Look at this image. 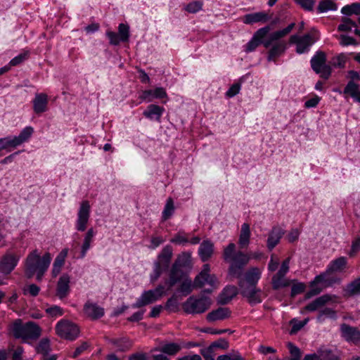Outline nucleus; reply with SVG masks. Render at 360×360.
Masks as SVG:
<instances>
[{
  "label": "nucleus",
  "mask_w": 360,
  "mask_h": 360,
  "mask_svg": "<svg viewBox=\"0 0 360 360\" xmlns=\"http://www.w3.org/2000/svg\"><path fill=\"white\" fill-rule=\"evenodd\" d=\"M341 337L347 342L356 344L360 340V330L354 326L343 323L340 325Z\"/></svg>",
  "instance_id": "obj_13"
},
{
  "label": "nucleus",
  "mask_w": 360,
  "mask_h": 360,
  "mask_svg": "<svg viewBox=\"0 0 360 360\" xmlns=\"http://www.w3.org/2000/svg\"><path fill=\"white\" fill-rule=\"evenodd\" d=\"M68 250L67 248H65L62 250L56 256L53 264V273H55V271H57V273H59L60 271L61 267L65 264V260L68 255Z\"/></svg>",
  "instance_id": "obj_38"
},
{
  "label": "nucleus",
  "mask_w": 360,
  "mask_h": 360,
  "mask_svg": "<svg viewBox=\"0 0 360 360\" xmlns=\"http://www.w3.org/2000/svg\"><path fill=\"white\" fill-rule=\"evenodd\" d=\"M165 309L169 313L177 312L179 310V303L176 295H172L166 302Z\"/></svg>",
  "instance_id": "obj_43"
},
{
  "label": "nucleus",
  "mask_w": 360,
  "mask_h": 360,
  "mask_svg": "<svg viewBox=\"0 0 360 360\" xmlns=\"http://www.w3.org/2000/svg\"><path fill=\"white\" fill-rule=\"evenodd\" d=\"M94 236L95 233L94 229L92 228L89 229L84 236L79 258L84 259L86 257L88 250L91 248V243L93 241Z\"/></svg>",
  "instance_id": "obj_31"
},
{
  "label": "nucleus",
  "mask_w": 360,
  "mask_h": 360,
  "mask_svg": "<svg viewBox=\"0 0 360 360\" xmlns=\"http://www.w3.org/2000/svg\"><path fill=\"white\" fill-rule=\"evenodd\" d=\"M326 319H329L334 321L338 319L336 311L329 307H325L323 309L320 310L316 317L317 321L319 323H322Z\"/></svg>",
  "instance_id": "obj_37"
},
{
  "label": "nucleus",
  "mask_w": 360,
  "mask_h": 360,
  "mask_svg": "<svg viewBox=\"0 0 360 360\" xmlns=\"http://www.w3.org/2000/svg\"><path fill=\"white\" fill-rule=\"evenodd\" d=\"M28 51L20 53L17 56L12 58L9 63V64L12 66L18 65L22 63L27 58Z\"/></svg>",
  "instance_id": "obj_60"
},
{
  "label": "nucleus",
  "mask_w": 360,
  "mask_h": 360,
  "mask_svg": "<svg viewBox=\"0 0 360 360\" xmlns=\"http://www.w3.org/2000/svg\"><path fill=\"white\" fill-rule=\"evenodd\" d=\"M309 318H306L302 321H298L296 319H292L290 323L292 326L290 334L293 335L300 330L309 321Z\"/></svg>",
  "instance_id": "obj_45"
},
{
  "label": "nucleus",
  "mask_w": 360,
  "mask_h": 360,
  "mask_svg": "<svg viewBox=\"0 0 360 360\" xmlns=\"http://www.w3.org/2000/svg\"><path fill=\"white\" fill-rule=\"evenodd\" d=\"M320 38L319 31L312 27L310 32L304 34L303 36L293 34L290 38L292 44H296V52L298 54H303L309 51L311 46L316 43Z\"/></svg>",
  "instance_id": "obj_6"
},
{
  "label": "nucleus",
  "mask_w": 360,
  "mask_h": 360,
  "mask_svg": "<svg viewBox=\"0 0 360 360\" xmlns=\"http://www.w3.org/2000/svg\"><path fill=\"white\" fill-rule=\"evenodd\" d=\"M326 54L322 51H318L311 58V69L324 79H328L332 73L331 67L326 64Z\"/></svg>",
  "instance_id": "obj_9"
},
{
  "label": "nucleus",
  "mask_w": 360,
  "mask_h": 360,
  "mask_svg": "<svg viewBox=\"0 0 360 360\" xmlns=\"http://www.w3.org/2000/svg\"><path fill=\"white\" fill-rule=\"evenodd\" d=\"M270 30L269 25L263 27L257 30L252 39L247 43L245 46L246 52H252L256 49L257 46L262 44V39H264Z\"/></svg>",
  "instance_id": "obj_17"
},
{
  "label": "nucleus",
  "mask_w": 360,
  "mask_h": 360,
  "mask_svg": "<svg viewBox=\"0 0 360 360\" xmlns=\"http://www.w3.org/2000/svg\"><path fill=\"white\" fill-rule=\"evenodd\" d=\"M51 261V257L49 252H46L42 257H40L37 250H33L26 258L25 271L26 277L32 278L36 274L37 281H41Z\"/></svg>",
  "instance_id": "obj_3"
},
{
  "label": "nucleus",
  "mask_w": 360,
  "mask_h": 360,
  "mask_svg": "<svg viewBox=\"0 0 360 360\" xmlns=\"http://www.w3.org/2000/svg\"><path fill=\"white\" fill-rule=\"evenodd\" d=\"M306 288V285L304 283L296 282L293 283L291 288L290 296L295 297L296 295L302 293Z\"/></svg>",
  "instance_id": "obj_54"
},
{
  "label": "nucleus",
  "mask_w": 360,
  "mask_h": 360,
  "mask_svg": "<svg viewBox=\"0 0 360 360\" xmlns=\"http://www.w3.org/2000/svg\"><path fill=\"white\" fill-rule=\"evenodd\" d=\"M340 44L342 46L353 45L356 46L359 44L356 42V39L346 34H341L340 37Z\"/></svg>",
  "instance_id": "obj_56"
},
{
  "label": "nucleus",
  "mask_w": 360,
  "mask_h": 360,
  "mask_svg": "<svg viewBox=\"0 0 360 360\" xmlns=\"http://www.w3.org/2000/svg\"><path fill=\"white\" fill-rule=\"evenodd\" d=\"M173 256V250L171 245L165 246L158 254L157 259L153 262V271L150 274V281L155 282L170 266Z\"/></svg>",
  "instance_id": "obj_5"
},
{
  "label": "nucleus",
  "mask_w": 360,
  "mask_h": 360,
  "mask_svg": "<svg viewBox=\"0 0 360 360\" xmlns=\"http://www.w3.org/2000/svg\"><path fill=\"white\" fill-rule=\"evenodd\" d=\"M188 276L189 273L172 264L169 271L168 278L165 281V283L170 288Z\"/></svg>",
  "instance_id": "obj_14"
},
{
  "label": "nucleus",
  "mask_w": 360,
  "mask_h": 360,
  "mask_svg": "<svg viewBox=\"0 0 360 360\" xmlns=\"http://www.w3.org/2000/svg\"><path fill=\"white\" fill-rule=\"evenodd\" d=\"M217 360H245L238 351L233 350L226 354L219 355Z\"/></svg>",
  "instance_id": "obj_50"
},
{
  "label": "nucleus",
  "mask_w": 360,
  "mask_h": 360,
  "mask_svg": "<svg viewBox=\"0 0 360 360\" xmlns=\"http://www.w3.org/2000/svg\"><path fill=\"white\" fill-rule=\"evenodd\" d=\"M193 283L195 288H201L206 283V276H203V274H198Z\"/></svg>",
  "instance_id": "obj_63"
},
{
  "label": "nucleus",
  "mask_w": 360,
  "mask_h": 360,
  "mask_svg": "<svg viewBox=\"0 0 360 360\" xmlns=\"http://www.w3.org/2000/svg\"><path fill=\"white\" fill-rule=\"evenodd\" d=\"M203 3L202 1L196 0L188 4L185 10L190 13H195L199 11L202 10Z\"/></svg>",
  "instance_id": "obj_48"
},
{
  "label": "nucleus",
  "mask_w": 360,
  "mask_h": 360,
  "mask_svg": "<svg viewBox=\"0 0 360 360\" xmlns=\"http://www.w3.org/2000/svg\"><path fill=\"white\" fill-rule=\"evenodd\" d=\"M342 24H340L338 27V30L340 32H349L351 31L352 27H357L356 22L349 18H343L342 19Z\"/></svg>",
  "instance_id": "obj_46"
},
{
  "label": "nucleus",
  "mask_w": 360,
  "mask_h": 360,
  "mask_svg": "<svg viewBox=\"0 0 360 360\" xmlns=\"http://www.w3.org/2000/svg\"><path fill=\"white\" fill-rule=\"evenodd\" d=\"M201 332L209 333L212 335H221L225 333H229V334H232L233 333V330L230 329H214L212 328H205L201 330Z\"/></svg>",
  "instance_id": "obj_58"
},
{
  "label": "nucleus",
  "mask_w": 360,
  "mask_h": 360,
  "mask_svg": "<svg viewBox=\"0 0 360 360\" xmlns=\"http://www.w3.org/2000/svg\"><path fill=\"white\" fill-rule=\"evenodd\" d=\"M260 278L261 272L259 268L252 267L249 269L245 274V286L257 287Z\"/></svg>",
  "instance_id": "obj_29"
},
{
  "label": "nucleus",
  "mask_w": 360,
  "mask_h": 360,
  "mask_svg": "<svg viewBox=\"0 0 360 360\" xmlns=\"http://www.w3.org/2000/svg\"><path fill=\"white\" fill-rule=\"evenodd\" d=\"M164 294L165 286L161 284L158 285L154 289L143 291L131 307L136 309L148 305L160 300Z\"/></svg>",
  "instance_id": "obj_10"
},
{
  "label": "nucleus",
  "mask_w": 360,
  "mask_h": 360,
  "mask_svg": "<svg viewBox=\"0 0 360 360\" xmlns=\"http://www.w3.org/2000/svg\"><path fill=\"white\" fill-rule=\"evenodd\" d=\"M70 276L68 274H63L58 278L56 284V296L63 300L70 292Z\"/></svg>",
  "instance_id": "obj_16"
},
{
  "label": "nucleus",
  "mask_w": 360,
  "mask_h": 360,
  "mask_svg": "<svg viewBox=\"0 0 360 360\" xmlns=\"http://www.w3.org/2000/svg\"><path fill=\"white\" fill-rule=\"evenodd\" d=\"M84 311L92 320H97L104 316V309L96 303L86 302L84 305Z\"/></svg>",
  "instance_id": "obj_22"
},
{
  "label": "nucleus",
  "mask_w": 360,
  "mask_h": 360,
  "mask_svg": "<svg viewBox=\"0 0 360 360\" xmlns=\"http://www.w3.org/2000/svg\"><path fill=\"white\" fill-rule=\"evenodd\" d=\"M250 226L247 223H244L240 229V233L239 236V244L240 246L248 245L250 243Z\"/></svg>",
  "instance_id": "obj_40"
},
{
  "label": "nucleus",
  "mask_w": 360,
  "mask_h": 360,
  "mask_svg": "<svg viewBox=\"0 0 360 360\" xmlns=\"http://www.w3.org/2000/svg\"><path fill=\"white\" fill-rule=\"evenodd\" d=\"M343 94L350 96L354 102L360 103V86L356 82L349 81L343 89Z\"/></svg>",
  "instance_id": "obj_27"
},
{
  "label": "nucleus",
  "mask_w": 360,
  "mask_h": 360,
  "mask_svg": "<svg viewBox=\"0 0 360 360\" xmlns=\"http://www.w3.org/2000/svg\"><path fill=\"white\" fill-rule=\"evenodd\" d=\"M57 334L62 338L68 340H75L79 333L78 326L68 320H60L56 326Z\"/></svg>",
  "instance_id": "obj_11"
},
{
  "label": "nucleus",
  "mask_w": 360,
  "mask_h": 360,
  "mask_svg": "<svg viewBox=\"0 0 360 360\" xmlns=\"http://www.w3.org/2000/svg\"><path fill=\"white\" fill-rule=\"evenodd\" d=\"M174 210V201L171 198H169L166 201V204L162 213V220L166 221L169 219L173 215Z\"/></svg>",
  "instance_id": "obj_42"
},
{
  "label": "nucleus",
  "mask_w": 360,
  "mask_h": 360,
  "mask_svg": "<svg viewBox=\"0 0 360 360\" xmlns=\"http://www.w3.org/2000/svg\"><path fill=\"white\" fill-rule=\"evenodd\" d=\"M347 57L344 53H340L332 58L331 65L335 68H343L346 63Z\"/></svg>",
  "instance_id": "obj_52"
},
{
  "label": "nucleus",
  "mask_w": 360,
  "mask_h": 360,
  "mask_svg": "<svg viewBox=\"0 0 360 360\" xmlns=\"http://www.w3.org/2000/svg\"><path fill=\"white\" fill-rule=\"evenodd\" d=\"M34 132V129L29 126L25 127L18 136H8L0 138V151L6 150L11 152L18 146L28 141Z\"/></svg>",
  "instance_id": "obj_7"
},
{
  "label": "nucleus",
  "mask_w": 360,
  "mask_h": 360,
  "mask_svg": "<svg viewBox=\"0 0 360 360\" xmlns=\"http://www.w3.org/2000/svg\"><path fill=\"white\" fill-rule=\"evenodd\" d=\"M193 288H195L193 283L188 276L181 280L179 286L176 289V292L181 293L184 296H187L192 292Z\"/></svg>",
  "instance_id": "obj_34"
},
{
  "label": "nucleus",
  "mask_w": 360,
  "mask_h": 360,
  "mask_svg": "<svg viewBox=\"0 0 360 360\" xmlns=\"http://www.w3.org/2000/svg\"><path fill=\"white\" fill-rule=\"evenodd\" d=\"M122 42H126L129 39V27L128 25L120 23L118 27V33Z\"/></svg>",
  "instance_id": "obj_49"
},
{
  "label": "nucleus",
  "mask_w": 360,
  "mask_h": 360,
  "mask_svg": "<svg viewBox=\"0 0 360 360\" xmlns=\"http://www.w3.org/2000/svg\"><path fill=\"white\" fill-rule=\"evenodd\" d=\"M214 243L210 240H204L198 248V255L202 262H205L212 256Z\"/></svg>",
  "instance_id": "obj_26"
},
{
  "label": "nucleus",
  "mask_w": 360,
  "mask_h": 360,
  "mask_svg": "<svg viewBox=\"0 0 360 360\" xmlns=\"http://www.w3.org/2000/svg\"><path fill=\"white\" fill-rule=\"evenodd\" d=\"M167 97V93L163 87H157L155 89L145 90L139 98L146 102H151L155 98H163Z\"/></svg>",
  "instance_id": "obj_25"
},
{
  "label": "nucleus",
  "mask_w": 360,
  "mask_h": 360,
  "mask_svg": "<svg viewBox=\"0 0 360 360\" xmlns=\"http://www.w3.org/2000/svg\"><path fill=\"white\" fill-rule=\"evenodd\" d=\"M37 354H42L44 356H48L51 350L50 340L48 338H42L35 347Z\"/></svg>",
  "instance_id": "obj_39"
},
{
  "label": "nucleus",
  "mask_w": 360,
  "mask_h": 360,
  "mask_svg": "<svg viewBox=\"0 0 360 360\" xmlns=\"http://www.w3.org/2000/svg\"><path fill=\"white\" fill-rule=\"evenodd\" d=\"M288 348L292 358L301 359V351L298 347L292 342L288 343Z\"/></svg>",
  "instance_id": "obj_59"
},
{
  "label": "nucleus",
  "mask_w": 360,
  "mask_h": 360,
  "mask_svg": "<svg viewBox=\"0 0 360 360\" xmlns=\"http://www.w3.org/2000/svg\"><path fill=\"white\" fill-rule=\"evenodd\" d=\"M331 300V297L329 295H323L316 298L314 301L308 304L305 307V309L309 311H314L319 308L324 306Z\"/></svg>",
  "instance_id": "obj_32"
},
{
  "label": "nucleus",
  "mask_w": 360,
  "mask_h": 360,
  "mask_svg": "<svg viewBox=\"0 0 360 360\" xmlns=\"http://www.w3.org/2000/svg\"><path fill=\"white\" fill-rule=\"evenodd\" d=\"M320 356L323 360H338V356L328 349L320 350Z\"/></svg>",
  "instance_id": "obj_61"
},
{
  "label": "nucleus",
  "mask_w": 360,
  "mask_h": 360,
  "mask_svg": "<svg viewBox=\"0 0 360 360\" xmlns=\"http://www.w3.org/2000/svg\"><path fill=\"white\" fill-rule=\"evenodd\" d=\"M240 89V84L235 83L228 89L226 96L229 98H233L239 93Z\"/></svg>",
  "instance_id": "obj_64"
},
{
  "label": "nucleus",
  "mask_w": 360,
  "mask_h": 360,
  "mask_svg": "<svg viewBox=\"0 0 360 360\" xmlns=\"http://www.w3.org/2000/svg\"><path fill=\"white\" fill-rule=\"evenodd\" d=\"M283 278L280 277L276 274L272 277V288L274 290H278L281 288H285L290 285V282L284 281Z\"/></svg>",
  "instance_id": "obj_47"
},
{
  "label": "nucleus",
  "mask_w": 360,
  "mask_h": 360,
  "mask_svg": "<svg viewBox=\"0 0 360 360\" xmlns=\"http://www.w3.org/2000/svg\"><path fill=\"white\" fill-rule=\"evenodd\" d=\"M284 233V229L279 226H274L271 229L266 242V246L269 251H271L279 243Z\"/></svg>",
  "instance_id": "obj_21"
},
{
  "label": "nucleus",
  "mask_w": 360,
  "mask_h": 360,
  "mask_svg": "<svg viewBox=\"0 0 360 360\" xmlns=\"http://www.w3.org/2000/svg\"><path fill=\"white\" fill-rule=\"evenodd\" d=\"M341 13L345 15H351L352 14H360V2L353 3L349 5L343 6L341 9Z\"/></svg>",
  "instance_id": "obj_44"
},
{
  "label": "nucleus",
  "mask_w": 360,
  "mask_h": 360,
  "mask_svg": "<svg viewBox=\"0 0 360 360\" xmlns=\"http://www.w3.org/2000/svg\"><path fill=\"white\" fill-rule=\"evenodd\" d=\"M286 49V44L284 42L276 43L269 51L267 60L271 61L276 57L280 56Z\"/></svg>",
  "instance_id": "obj_36"
},
{
  "label": "nucleus",
  "mask_w": 360,
  "mask_h": 360,
  "mask_svg": "<svg viewBox=\"0 0 360 360\" xmlns=\"http://www.w3.org/2000/svg\"><path fill=\"white\" fill-rule=\"evenodd\" d=\"M105 339L108 343L114 345L117 348V351L120 352L128 351L133 345L132 340L127 336L117 338L105 337Z\"/></svg>",
  "instance_id": "obj_19"
},
{
  "label": "nucleus",
  "mask_w": 360,
  "mask_h": 360,
  "mask_svg": "<svg viewBox=\"0 0 360 360\" xmlns=\"http://www.w3.org/2000/svg\"><path fill=\"white\" fill-rule=\"evenodd\" d=\"M345 295L352 297L360 295V277L348 283L345 289Z\"/></svg>",
  "instance_id": "obj_35"
},
{
  "label": "nucleus",
  "mask_w": 360,
  "mask_h": 360,
  "mask_svg": "<svg viewBox=\"0 0 360 360\" xmlns=\"http://www.w3.org/2000/svg\"><path fill=\"white\" fill-rule=\"evenodd\" d=\"M337 9V4L330 0H321L317 6V11L320 13H326L328 11H335Z\"/></svg>",
  "instance_id": "obj_41"
},
{
  "label": "nucleus",
  "mask_w": 360,
  "mask_h": 360,
  "mask_svg": "<svg viewBox=\"0 0 360 360\" xmlns=\"http://www.w3.org/2000/svg\"><path fill=\"white\" fill-rule=\"evenodd\" d=\"M106 36L108 37L109 39V43L111 45H119L120 43L122 41L120 37L119 34L115 32L112 31H107L106 32Z\"/></svg>",
  "instance_id": "obj_57"
},
{
  "label": "nucleus",
  "mask_w": 360,
  "mask_h": 360,
  "mask_svg": "<svg viewBox=\"0 0 360 360\" xmlns=\"http://www.w3.org/2000/svg\"><path fill=\"white\" fill-rule=\"evenodd\" d=\"M45 311L49 314V316L52 318L61 316L64 314V310L58 305H53L50 307H48L46 309Z\"/></svg>",
  "instance_id": "obj_51"
},
{
  "label": "nucleus",
  "mask_w": 360,
  "mask_h": 360,
  "mask_svg": "<svg viewBox=\"0 0 360 360\" xmlns=\"http://www.w3.org/2000/svg\"><path fill=\"white\" fill-rule=\"evenodd\" d=\"M8 334L15 340L28 342L29 340L35 341L39 338L41 328L34 321L24 323L21 319H16L8 326Z\"/></svg>",
  "instance_id": "obj_2"
},
{
  "label": "nucleus",
  "mask_w": 360,
  "mask_h": 360,
  "mask_svg": "<svg viewBox=\"0 0 360 360\" xmlns=\"http://www.w3.org/2000/svg\"><path fill=\"white\" fill-rule=\"evenodd\" d=\"M210 347L214 352L217 348L226 350L229 349V343L225 338H219V340L212 342L210 345Z\"/></svg>",
  "instance_id": "obj_53"
},
{
  "label": "nucleus",
  "mask_w": 360,
  "mask_h": 360,
  "mask_svg": "<svg viewBox=\"0 0 360 360\" xmlns=\"http://www.w3.org/2000/svg\"><path fill=\"white\" fill-rule=\"evenodd\" d=\"M90 210L89 202L86 200L82 201L78 210L75 224V229L78 231H84L86 230L90 217Z\"/></svg>",
  "instance_id": "obj_12"
},
{
  "label": "nucleus",
  "mask_w": 360,
  "mask_h": 360,
  "mask_svg": "<svg viewBox=\"0 0 360 360\" xmlns=\"http://www.w3.org/2000/svg\"><path fill=\"white\" fill-rule=\"evenodd\" d=\"M295 2L305 11H311L315 4L314 0H295Z\"/></svg>",
  "instance_id": "obj_55"
},
{
  "label": "nucleus",
  "mask_w": 360,
  "mask_h": 360,
  "mask_svg": "<svg viewBox=\"0 0 360 360\" xmlns=\"http://www.w3.org/2000/svg\"><path fill=\"white\" fill-rule=\"evenodd\" d=\"M181 349V347L175 342H169L163 345L160 348H155L154 351H160V352L169 355L174 356Z\"/></svg>",
  "instance_id": "obj_33"
},
{
  "label": "nucleus",
  "mask_w": 360,
  "mask_h": 360,
  "mask_svg": "<svg viewBox=\"0 0 360 360\" xmlns=\"http://www.w3.org/2000/svg\"><path fill=\"white\" fill-rule=\"evenodd\" d=\"M231 311L227 307H219L212 310L207 315V320L213 322L219 320H224L231 316Z\"/></svg>",
  "instance_id": "obj_28"
},
{
  "label": "nucleus",
  "mask_w": 360,
  "mask_h": 360,
  "mask_svg": "<svg viewBox=\"0 0 360 360\" xmlns=\"http://www.w3.org/2000/svg\"><path fill=\"white\" fill-rule=\"evenodd\" d=\"M164 112L165 108L163 107L155 104H150L143 112V115L151 121L160 122L161 117L162 116Z\"/></svg>",
  "instance_id": "obj_20"
},
{
  "label": "nucleus",
  "mask_w": 360,
  "mask_h": 360,
  "mask_svg": "<svg viewBox=\"0 0 360 360\" xmlns=\"http://www.w3.org/2000/svg\"><path fill=\"white\" fill-rule=\"evenodd\" d=\"M211 305L210 299L202 295L196 298L192 295L183 303V309L188 314H202L206 311Z\"/></svg>",
  "instance_id": "obj_8"
},
{
  "label": "nucleus",
  "mask_w": 360,
  "mask_h": 360,
  "mask_svg": "<svg viewBox=\"0 0 360 360\" xmlns=\"http://www.w3.org/2000/svg\"><path fill=\"white\" fill-rule=\"evenodd\" d=\"M173 264L176 265L177 267L184 269V271L190 274L193 269L191 254L188 252H184L179 254L173 262Z\"/></svg>",
  "instance_id": "obj_24"
},
{
  "label": "nucleus",
  "mask_w": 360,
  "mask_h": 360,
  "mask_svg": "<svg viewBox=\"0 0 360 360\" xmlns=\"http://www.w3.org/2000/svg\"><path fill=\"white\" fill-rule=\"evenodd\" d=\"M347 264V259L345 257H340L332 260L328 265L326 271L316 276L310 282L311 289L306 293L305 297L309 299L319 295L322 291V288L317 286V284L324 282L327 274L342 271L346 268Z\"/></svg>",
  "instance_id": "obj_4"
},
{
  "label": "nucleus",
  "mask_w": 360,
  "mask_h": 360,
  "mask_svg": "<svg viewBox=\"0 0 360 360\" xmlns=\"http://www.w3.org/2000/svg\"><path fill=\"white\" fill-rule=\"evenodd\" d=\"M39 291L40 288L36 284L32 283L29 285L27 288L24 289V294L26 295L29 293L31 296L36 297L39 295Z\"/></svg>",
  "instance_id": "obj_62"
},
{
  "label": "nucleus",
  "mask_w": 360,
  "mask_h": 360,
  "mask_svg": "<svg viewBox=\"0 0 360 360\" xmlns=\"http://www.w3.org/2000/svg\"><path fill=\"white\" fill-rule=\"evenodd\" d=\"M223 259L225 262L230 263L228 276L231 279H239L238 285L241 295L246 297L251 305L261 303L262 302L261 290L257 287L245 286V282L242 279L244 269L250 259V256L242 251L236 252V245L233 243H230L224 249Z\"/></svg>",
  "instance_id": "obj_1"
},
{
  "label": "nucleus",
  "mask_w": 360,
  "mask_h": 360,
  "mask_svg": "<svg viewBox=\"0 0 360 360\" xmlns=\"http://www.w3.org/2000/svg\"><path fill=\"white\" fill-rule=\"evenodd\" d=\"M19 261V257L11 253L4 255L0 260V273L4 275L10 274L15 268Z\"/></svg>",
  "instance_id": "obj_15"
},
{
  "label": "nucleus",
  "mask_w": 360,
  "mask_h": 360,
  "mask_svg": "<svg viewBox=\"0 0 360 360\" xmlns=\"http://www.w3.org/2000/svg\"><path fill=\"white\" fill-rule=\"evenodd\" d=\"M270 19L269 15L264 12L248 13L244 16L243 22L245 24H253L258 22H267Z\"/></svg>",
  "instance_id": "obj_30"
},
{
  "label": "nucleus",
  "mask_w": 360,
  "mask_h": 360,
  "mask_svg": "<svg viewBox=\"0 0 360 360\" xmlns=\"http://www.w3.org/2000/svg\"><path fill=\"white\" fill-rule=\"evenodd\" d=\"M238 290L235 285H228L224 288L217 297V303L221 305L227 304L237 295Z\"/></svg>",
  "instance_id": "obj_18"
},
{
  "label": "nucleus",
  "mask_w": 360,
  "mask_h": 360,
  "mask_svg": "<svg viewBox=\"0 0 360 360\" xmlns=\"http://www.w3.org/2000/svg\"><path fill=\"white\" fill-rule=\"evenodd\" d=\"M33 110L37 114H41L48 109V96L44 93L36 94L32 100Z\"/></svg>",
  "instance_id": "obj_23"
}]
</instances>
